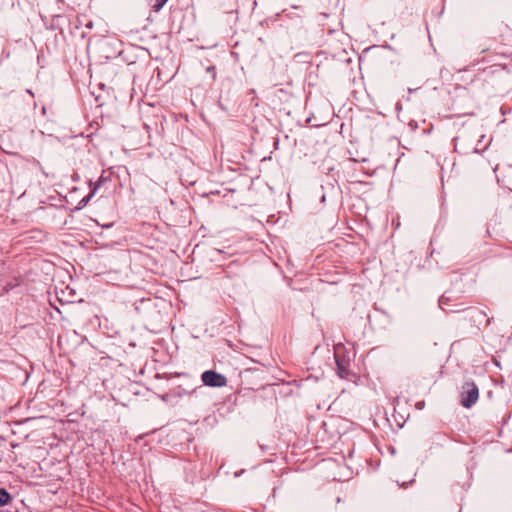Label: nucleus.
I'll return each mask as SVG.
<instances>
[{
  "label": "nucleus",
  "instance_id": "nucleus-1",
  "mask_svg": "<svg viewBox=\"0 0 512 512\" xmlns=\"http://www.w3.org/2000/svg\"><path fill=\"white\" fill-rule=\"evenodd\" d=\"M479 398V389L473 381L465 382L461 387L460 403L465 408H471Z\"/></svg>",
  "mask_w": 512,
  "mask_h": 512
},
{
  "label": "nucleus",
  "instance_id": "nucleus-2",
  "mask_svg": "<svg viewBox=\"0 0 512 512\" xmlns=\"http://www.w3.org/2000/svg\"><path fill=\"white\" fill-rule=\"evenodd\" d=\"M201 379L206 386L210 387H223L227 384L226 377L213 370L203 372Z\"/></svg>",
  "mask_w": 512,
  "mask_h": 512
},
{
  "label": "nucleus",
  "instance_id": "nucleus-3",
  "mask_svg": "<svg viewBox=\"0 0 512 512\" xmlns=\"http://www.w3.org/2000/svg\"><path fill=\"white\" fill-rule=\"evenodd\" d=\"M505 70V66L501 64H493L489 67L483 68V74L486 76L494 75L495 73H499Z\"/></svg>",
  "mask_w": 512,
  "mask_h": 512
},
{
  "label": "nucleus",
  "instance_id": "nucleus-4",
  "mask_svg": "<svg viewBox=\"0 0 512 512\" xmlns=\"http://www.w3.org/2000/svg\"><path fill=\"white\" fill-rule=\"evenodd\" d=\"M168 0H149V4L155 12H159Z\"/></svg>",
  "mask_w": 512,
  "mask_h": 512
},
{
  "label": "nucleus",
  "instance_id": "nucleus-5",
  "mask_svg": "<svg viewBox=\"0 0 512 512\" xmlns=\"http://www.w3.org/2000/svg\"><path fill=\"white\" fill-rule=\"evenodd\" d=\"M10 501L11 495L5 489H0V507L7 505Z\"/></svg>",
  "mask_w": 512,
  "mask_h": 512
},
{
  "label": "nucleus",
  "instance_id": "nucleus-6",
  "mask_svg": "<svg viewBox=\"0 0 512 512\" xmlns=\"http://www.w3.org/2000/svg\"><path fill=\"white\" fill-rule=\"evenodd\" d=\"M32 162L34 164H36L37 166H39V170L41 171V173L46 177V178H55L56 175L54 172H50V171H46L39 163V161H37L36 159H32Z\"/></svg>",
  "mask_w": 512,
  "mask_h": 512
},
{
  "label": "nucleus",
  "instance_id": "nucleus-7",
  "mask_svg": "<svg viewBox=\"0 0 512 512\" xmlns=\"http://www.w3.org/2000/svg\"><path fill=\"white\" fill-rule=\"evenodd\" d=\"M101 182H102V177L99 178L98 182L92 188L91 192L84 199L81 200V203L84 202L86 204L89 201V199L95 194L96 190L99 188Z\"/></svg>",
  "mask_w": 512,
  "mask_h": 512
},
{
  "label": "nucleus",
  "instance_id": "nucleus-8",
  "mask_svg": "<svg viewBox=\"0 0 512 512\" xmlns=\"http://www.w3.org/2000/svg\"><path fill=\"white\" fill-rule=\"evenodd\" d=\"M425 406V402L424 401H418L416 404H415V407L418 409V410H421L423 409Z\"/></svg>",
  "mask_w": 512,
  "mask_h": 512
},
{
  "label": "nucleus",
  "instance_id": "nucleus-9",
  "mask_svg": "<svg viewBox=\"0 0 512 512\" xmlns=\"http://www.w3.org/2000/svg\"><path fill=\"white\" fill-rule=\"evenodd\" d=\"M337 365H338V369H339V374L341 377H343L344 369L341 367V365L339 364L338 361H337Z\"/></svg>",
  "mask_w": 512,
  "mask_h": 512
},
{
  "label": "nucleus",
  "instance_id": "nucleus-10",
  "mask_svg": "<svg viewBox=\"0 0 512 512\" xmlns=\"http://www.w3.org/2000/svg\"><path fill=\"white\" fill-rule=\"evenodd\" d=\"M85 26L89 29H91L93 27V22L92 21H88Z\"/></svg>",
  "mask_w": 512,
  "mask_h": 512
},
{
  "label": "nucleus",
  "instance_id": "nucleus-11",
  "mask_svg": "<svg viewBox=\"0 0 512 512\" xmlns=\"http://www.w3.org/2000/svg\"><path fill=\"white\" fill-rule=\"evenodd\" d=\"M407 483L406 482H403L402 484H400L401 487H406Z\"/></svg>",
  "mask_w": 512,
  "mask_h": 512
}]
</instances>
